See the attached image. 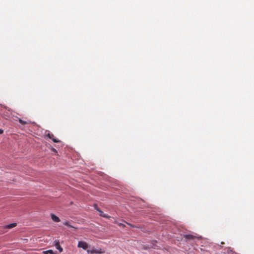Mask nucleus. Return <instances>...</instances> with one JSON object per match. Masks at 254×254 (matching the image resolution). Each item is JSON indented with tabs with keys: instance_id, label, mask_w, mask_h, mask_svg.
I'll list each match as a JSON object with an SVG mask.
<instances>
[{
	"instance_id": "12",
	"label": "nucleus",
	"mask_w": 254,
	"mask_h": 254,
	"mask_svg": "<svg viewBox=\"0 0 254 254\" xmlns=\"http://www.w3.org/2000/svg\"><path fill=\"white\" fill-rule=\"evenodd\" d=\"M3 132V130L1 129H0V134H2Z\"/></svg>"
},
{
	"instance_id": "13",
	"label": "nucleus",
	"mask_w": 254,
	"mask_h": 254,
	"mask_svg": "<svg viewBox=\"0 0 254 254\" xmlns=\"http://www.w3.org/2000/svg\"><path fill=\"white\" fill-rule=\"evenodd\" d=\"M52 150H53L54 152H56V153H57V151L56 149H55V148H52Z\"/></svg>"
},
{
	"instance_id": "15",
	"label": "nucleus",
	"mask_w": 254,
	"mask_h": 254,
	"mask_svg": "<svg viewBox=\"0 0 254 254\" xmlns=\"http://www.w3.org/2000/svg\"><path fill=\"white\" fill-rule=\"evenodd\" d=\"M224 244V242H222L221 244Z\"/></svg>"
},
{
	"instance_id": "6",
	"label": "nucleus",
	"mask_w": 254,
	"mask_h": 254,
	"mask_svg": "<svg viewBox=\"0 0 254 254\" xmlns=\"http://www.w3.org/2000/svg\"><path fill=\"white\" fill-rule=\"evenodd\" d=\"M95 208H96L97 210L99 212L100 216H101L102 217H105V218H109L110 217V216H109L108 215H106L102 211H101L99 209V207H95Z\"/></svg>"
},
{
	"instance_id": "5",
	"label": "nucleus",
	"mask_w": 254,
	"mask_h": 254,
	"mask_svg": "<svg viewBox=\"0 0 254 254\" xmlns=\"http://www.w3.org/2000/svg\"><path fill=\"white\" fill-rule=\"evenodd\" d=\"M184 238L187 240H193L196 237L191 234H186L184 235Z\"/></svg>"
},
{
	"instance_id": "8",
	"label": "nucleus",
	"mask_w": 254,
	"mask_h": 254,
	"mask_svg": "<svg viewBox=\"0 0 254 254\" xmlns=\"http://www.w3.org/2000/svg\"><path fill=\"white\" fill-rule=\"evenodd\" d=\"M91 254H101L103 253L101 249H93L90 252Z\"/></svg>"
},
{
	"instance_id": "4",
	"label": "nucleus",
	"mask_w": 254,
	"mask_h": 254,
	"mask_svg": "<svg viewBox=\"0 0 254 254\" xmlns=\"http://www.w3.org/2000/svg\"><path fill=\"white\" fill-rule=\"evenodd\" d=\"M16 225H17L16 223H12L5 225L4 226V229H11V228H12L15 227Z\"/></svg>"
},
{
	"instance_id": "10",
	"label": "nucleus",
	"mask_w": 254,
	"mask_h": 254,
	"mask_svg": "<svg viewBox=\"0 0 254 254\" xmlns=\"http://www.w3.org/2000/svg\"><path fill=\"white\" fill-rule=\"evenodd\" d=\"M43 254H56L55 253L53 252L52 250H49L47 251H43Z\"/></svg>"
},
{
	"instance_id": "2",
	"label": "nucleus",
	"mask_w": 254,
	"mask_h": 254,
	"mask_svg": "<svg viewBox=\"0 0 254 254\" xmlns=\"http://www.w3.org/2000/svg\"><path fill=\"white\" fill-rule=\"evenodd\" d=\"M78 247L79 248H81L84 250H86L88 248V246L86 242L83 241H79L78 243Z\"/></svg>"
},
{
	"instance_id": "11",
	"label": "nucleus",
	"mask_w": 254,
	"mask_h": 254,
	"mask_svg": "<svg viewBox=\"0 0 254 254\" xmlns=\"http://www.w3.org/2000/svg\"><path fill=\"white\" fill-rule=\"evenodd\" d=\"M64 224L65 225V226H68V227H71L72 226L69 224V223L67 221H65L64 223Z\"/></svg>"
},
{
	"instance_id": "3",
	"label": "nucleus",
	"mask_w": 254,
	"mask_h": 254,
	"mask_svg": "<svg viewBox=\"0 0 254 254\" xmlns=\"http://www.w3.org/2000/svg\"><path fill=\"white\" fill-rule=\"evenodd\" d=\"M47 136L50 139H52L54 142L58 143L60 142V140L55 138L53 134L48 133L47 134Z\"/></svg>"
},
{
	"instance_id": "1",
	"label": "nucleus",
	"mask_w": 254,
	"mask_h": 254,
	"mask_svg": "<svg viewBox=\"0 0 254 254\" xmlns=\"http://www.w3.org/2000/svg\"><path fill=\"white\" fill-rule=\"evenodd\" d=\"M54 245L56 248L60 252H62L63 251V248L61 247L60 241L59 240H56L54 242Z\"/></svg>"
},
{
	"instance_id": "7",
	"label": "nucleus",
	"mask_w": 254,
	"mask_h": 254,
	"mask_svg": "<svg viewBox=\"0 0 254 254\" xmlns=\"http://www.w3.org/2000/svg\"><path fill=\"white\" fill-rule=\"evenodd\" d=\"M51 218L54 222H59L60 221V219L59 217L57 216L55 214H51Z\"/></svg>"
},
{
	"instance_id": "9",
	"label": "nucleus",
	"mask_w": 254,
	"mask_h": 254,
	"mask_svg": "<svg viewBox=\"0 0 254 254\" xmlns=\"http://www.w3.org/2000/svg\"><path fill=\"white\" fill-rule=\"evenodd\" d=\"M18 121H19V122L21 124V125H26V124H30L31 123V121H23L22 120V119H18Z\"/></svg>"
},
{
	"instance_id": "14",
	"label": "nucleus",
	"mask_w": 254,
	"mask_h": 254,
	"mask_svg": "<svg viewBox=\"0 0 254 254\" xmlns=\"http://www.w3.org/2000/svg\"><path fill=\"white\" fill-rule=\"evenodd\" d=\"M94 206H95V207L97 206V204H94Z\"/></svg>"
}]
</instances>
